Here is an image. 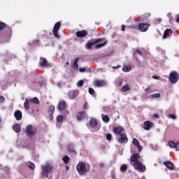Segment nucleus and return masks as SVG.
<instances>
[{"instance_id": "f257e3e1", "label": "nucleus", "mask_w": 179, "mask_h": 179, "mask_svg": "<svg viewBox=\"0 0 179 179\" xmlns=\"http://www.w3.org/2000/svg\"><path fill=\"white\" fill-rule=\"evenodd\" d=\"M12 37V27L0 22V43H8Z\"/></svg>"}, {"instance_id": "f03ea898", "label": "nucleus", "mask_w": 179, "mask_h": 179, "mask_svg": "<svg viewBox=\"0 0 179 179\" xmlns=\"http://www.w3.org/2000/svg\"><path fill=\"white\" fill-rule=\"evenodd\" d=\"M77 171L79 173L80 176H83V174H86L89 170L86 168V164L83 162H80L78 164L77 166Z\"/></svg>"}, {"instance_id": "7ed1b4c3", "label": "nucleus", "mask_w": 179, "mask_h": 179, "mask_svg": "<svg viewBox=\"0 0 179 179\" xmlns=\"http://www.w3.org/2000/svg\"><path fill=\"white\" fill-rule=\"evenodd\" d=\"M58 110L62 112V114L68 115L69 110H66V102L65 101H60L58 103Z\"/></svg>"}, {"instance_id": "20e7f679", "label": "nucleus", "mask_w": 179, "mask_h": 179, "mask_svg": "<svg viewBox=\"0 0 179 179\" xmlns=\"http://www.w3.org/2000/svg\"><path fill=\"white\" fill-rule=\"evenodd\" d=\"M37 132V128L33 127L31 124H29L27 126V136L29 138H31V136H34L36 135V133Z\"/></svg>"}, {"instance_id": "39448f33", "label": "nucleus", "mask_w": 179, "mask_h": 179, "mask_svg": "<svg viewBox=\"0 0 179 179\" xmlns=\"http://www.w3.org/2000/svg\"><path fill=\"white\" fill-rule=\"evenodd\" d=\"M169 79L171 83H172L173 85H174V83H177L178 82V79H179L178 73L177 71L171 72L169 74Z\"/></svg>"}, {"instance_id": "423d86ee", "label": "nucleus", "mask_w": 179, "mask_h": 179, "mask_svg": "<svg viewBox=\"0 0 179 179\" xmlns=\"http://www.w3.org/2000/svg\"><path fill=\"white\" fill-rule=\"evenodd\" d=\"M53 166L50 164H47L45 165L42 166V176H45L48 177V173H50L51 170H52Z\"/></svg>"}, {"instance_id": "0eeeda50", "label": "nucleus", "mask_w": 179, "mask_h": 179, "mask_svg": "<svg viewBox=\"0 0 179 179\" xmlns=\"http://www.w3.org/2000/svg\"><path fill=\"white\" fill-rule=\"evenodd\" d=\"M133 166L135 170H136L139 173H144V171H146V166L142 164V162H137L136 164H134V165Z\"/></svg>"}, {"instance_id": "6e6552de", "label": "nucleus", "mask_w": 179, "mask_h": 179, "mask_svg": "<svg viewBox=\"0 0 179 179\" xmlns=\"http://www.w3.org/2000/svg\"><path fill=\"white\" fill-rule=\"evenodd\" d=\"M61 29V22H57L55 24L52 33L56 38H59V34H58V31Z\"/></svg>"}, {"instance_id": "1a4fd4ad", "label": "nucleus", "mask_w": 179, "mask_h": 179, "mask_svg": "<svg viewBox=\"0 0 179 179\" xmlns=\"http://www.w3.org/2000/svg\"><path fill=\"white\" fill-rule=\"evenodd\" d=\"M139 157H141V155L138 153H136L134 155H132L130 157V164L131 166H134L136 164V163H139Z\"/></svg>"}, {"instance_id": "9d476101", "label": "nucleus", "mask_w": 179, "mask_h": 179, "mask_svg": "<svg viewBox=\"0 0 179 179\" xmlns=\"http://www.w3.org/2000/svg\"><path fill=\"white\" fill-rule=\"evenodd\" d=\"M150 26V24L141 23L138 24V30H140V31L145 33V31H148V30H149Z\"/></svg>"}, {"instance_id": "9b49d317", "label": "nucleus", "mask_w": 179, "mask_h": 179, "mask_svg": "<svg viewBox=\"0 0 179 179\" xmlns=\"http://www.w3.org/2000/svg\"><path fill=\"white\" fill-rule=\"evenodd\" d=\"M101 41H103V39L101 38H98L96 41H92V42L88 41L86 45L87 50H92V47H93L94 44H97L98 43H101Z\"/></svg>"}, {"instance_id": "f8f14e48", "label": "nucleus", "mask_w": 179, "mask_h": 179, "mask_svg": "<svg viewBox=\"0 0 179 179\" xmlns=\"http://www.w3.org/2000/svg\"><path fill=\"white\" fill-rule=\"evenodd\" d=\"M113 131L115 135H121V134H123L122 132H124L125 129H124V127H122V126H117L114 127L113 128Z\"/></svg>"}, {"instance_id": "ddd939ff", "label": "nucleus", "mask_w": 179, "mask_h": 179, "mask_svg": "<svg viewBox=\"0 0 179 179\" xmlns=\"http://www.w3.org/2000/svg\"><path fill=\"white\" fill-rule=\"evenodd\" d=\"M87 34H88V32L85 29L76 32V37H78V38H83L86 37V36H87Z\"/></svg>"}, {"instance_id": "4468645a", "label": "nucleus", "mask_w": 179, "mask_h": 179, "mask_svg": "<svg viewBox=\"0 0 179 179\" xmlns=\"http://www.w3.org/2000/svg\"><path fill=\"white\" fill-rule=\"evenodd\" d=\"M107 85V82L104 80H96L94 81V86L96 87H103Z\"/></svg>"}, {"instance_id": "2eb2a0df", "label": "nucleus", "mask_w": 179, "mask_h": 179, "mask_svg": "<svg viewBox=\"0 0 179 179\" xmlns=\"http://www.w3.org/2000/svg\"><path fill=\"white\" fill-rule=\"evenodd\" d=\"M119 143H127L128 142V137H127V134L124 133H122L120 134V138L118 139Z\"/></svg>"}, {"instance_id": "dca6fc26", "label": "nucleus", "mask_w": 179, "mask_h": 179, "mask_svg": "<svg viewBox=\"0 0 179 179\" xmlns=\"http://www.w3.org/2000/svg\"><path fill=\"white\" fill-rule=\"evenodd\" d=\"M153 127V123L149 120H147L144 122V126H143V129L145 131H149L150 130V128Z\"/></svg>"}, {"instance_id": "f3484780", "label": "nucleus", "mask_w": 179, "mask_h": 179, "mask_svg": "<svg viewBox=\"0 0 179 179\" xmlns=\"http://www.w3.org/2000/svg\"><path fill=\"white\" fill-rule=\"evenodd\" d=\"M14 117L15 120H17V121H20V120H22V111L19 110H15V112L14 113Z\"/></svg>"}, {"instance_id": "a211bd4d", "label": "nucleus", "mask_w": 179, "mask_h": 179, "mask_svg": "<svg viewBox=\"0 0 179 179\" xmlns=\"http://www.w3.org/2000/svg\"><path fill=\"white\" fill-rule=\"evenodd\" d=\"M86 117V112L81 111L78 112L77 114V120L78 121H82Z\"/></svg>"}, {"instance_id": "6ab92c4d", "label": "nucleus", "mask_w": 179, "mask_h": 179, "mask_svg": "<svg viewBox=\"0 0 179 179\" xmlns=\"http://www.w3.org/2000/svg\"><path fill=\"white\" fill-rule=\"evenodd\" d=\"M78 94V92L75 90H71L68 92V96L70 99H76Z\"/></svg>"}, {"instance_id": "aec40b11", "label": "nucleus", "mask_w": 179, "mask_h": 179, "mask_svg": "<svg viewBox=\"0 0 179 179\" xmlns=\"http://www.w3.org/2000/svg\"><path fill=\"white\" fill-rule=\"evenodd\" d=\"M132 143H133V145L136 146V148H138V152H141V150H142V149H143V148L139 144V141H138V139L134 138Z\"/></svg>"}, {"instance_id": "412c9836", "label": "nucleus", "mask_w": 179, "mask_h": 179, "mask_svg": "<svg viewBox=\"0 0 179 179\" xmlns=\"http://www.w3.org/2000/svg\"><path fill=\"white\" fill-rule=\"evenodd\" d=\"M67 150L69 153H74L75 155H76V150H75V146L73 145V144H69L67 145Z\"/></svg>"}, {"instance_id": "4be33fe9", "label": "nucleus", "mask_w": 179, "mask_h": 179, "mask_svg": "<svg viewBox=\"0 0 179 179\" xmlns=\"http://www.w3.org/2000/svg\"><path fill=\"white\" fill-rule=\"evenodd\" d=\"M164 165H165V166L167 167V169H169V170H174V165L170 161L164 162Z\"/></svg>"}, {"instance_id": "5701e85b", "label": "nucleus", "mask_w": 179, "mask_h": 179, "mask_svg": "<svg viewBox=\"0 0 179 179\" xmlns=\"http://www.w3.org/2000/svg\"><path fill=\"white\" fill-rule=\"evenodd\" d=\"M99 125V123L97 122V120L96 119H91L90 120V126L91 128H96Z\"/></svg>"}, {"instance_id": "b1692460", "label": "nucleus", "mask_w": 179, "mask_h": 179, "mask_svg": "<svg viewBox=\"0 0 179 179\" xmlns=\"http://www.w3.org/2000/svg\"><path fill=\"white\" fill-rule=\"evenodd\" d=\"M48 62L47 61V59H45V57H42L40 59L39 65L41 66H47V65H48Z\"/></svg>"}, {"instance_id": "393cba45", "label": "nucleus", "mask_w": 179, "mask_h": 179, "mask_svg": "<svg viewBox=\"0 0 179 179\" xmlns=\"http://www.w3.org/2000/svg\"><path fill=\"white\" fill-rule=\"evenodd\" d=\"M78 62H79V57L76 58L74 62H73V64H72L73 69H78L79 68V64H78Z\"/></svg>"}, {"instance_id": "a878e982", "label": "nucleus", "mask_w": 179, "mask_h": 179, "mask_svg": "<svg viewBox=\"0 0 179 179\" xmlns=\"http://www.w3.org/2000/svg\"><path fill=\"white\" fill-rule=\"evenodd\" d=\"M170 33H173V30L171 29H167L164 31L163 37L164 38H167L169 36H170Z\"/></svg>"}, {"instance_id": "bb28decb", "label": "nucleus", "mask_w": 179, "mask_h": 179, "mask_svg": "<svg viewBox=\"0 0 179 179\" xmlns=\"http://www.w3.org/2000/svg\"><path fill=\"white\" fill-rule=\"evenodd\" d=\"M30 101H31V99H25V101L24 103V107L25 110H29L30 108H29Z\"/></svg>"}, {"instance_id": "cd10ccee", "label": "nucleus", "mask_w": 179, "mask_h": 179, "mask_svg": "<svg viewBox=\"0 0 179 179\" xmlns=\"http://www.w3.org/2000/svg\"><path fill=\"white\" fill-rule=\"evenodd\" d=\"M128 90H131V88L129 87V85L128 84H126L120 89V92H122V93H125V92H128Z\"/></svg>"}, {"instance_id": "c85d7f7f", "label": "nucleus", "mask_w": 179, "mask_h": 179, "mask_svg": "<svg viewBox=\"0 0 179 179\" xmlns=\"http://www.w3.org/2000/svg\"><path fill=\"white\" fill-rule=\"evenodd\" d=\"M13 129L14 132H17V134L20 132V131H22V128L19 124H14L13 127Z\"/></svg>"}, {"instance_id": "c756f323", "label": "nucleus", "mask_w": 179, "mask_h": 179, "mask_svg": "<svg viewBox=\"0 0 179 179\" xmlns=\"http://www.w3.org/2000/svg\"><path fill=\"white\" fill-rule=\"evenodd\" d=\"M48 113L49 114H54V113H55V106H49V108L48 109Z\"/></svg>"}, {"instance_id": "7c9ffc66", "label": "nucleus", "mask_w": 179, "mask_h": 179, "mask_svg": "<svg viewBox=\"0 0 179 179\" xmlns=\"http://www.w3.org/2000/svg\"><path fill=\"white\" fill-rule=\"evenodd\" d=\"M102 120L103 121V122H106V124H107L108 122H110V117H108V115H103Z\"/></svg>"}, {"instance_id": "2f4dec72", "label": "nucleus", "mask_w": 179, "mask_h": 179, "mask_svg": "<svg viewBox=\"0 0 179 179\" xmlns=\"http://www.w3.org/2000/svg\"><path fill=\"white\" fill-rule=\"evenodd\" d=\"M62 161L64 162V164H68V163H69V162L71 161V158L68 157V155H65L64 157H63Z\"/></svg>"}, {"instance_id": "473e14b6", "label": "nucleus", "mask_w": 179, "mask_h": 179, "mask_svg": "<svg viewBox=\"0 0 179 179\" xmlns=\"http://www.w3.org/2000/svg\"><path fill=\"white\" fill-rule=\"evenodd\" d=\"M27 166H28L31 170H34V169H36V165H34V163L31 162H27Z\"/></svg>"}, {"instance_id": "72a5a7b5", "label": "nucleus", "mask_w": 179, "mask_h": 179, "mask_svg": "<svg viewBox=\"0 0 179 179\" xmlns=\"http://www.w3.org/2000/svg\"><path fill=\"white\" fill-rule=\"evenodd\" d=\"M134 55L135 58H136V59H138V55H139L140 57H142V52H141V51H139V50H136L134 52Z\"/></svg>"}, {"instance_id": "f704fd0d", "label": "nucleus", "mask_w": 179, "mask_h": 179, "mask_svg": "<svg viewBox=\"0 0 179 179\" xmlns=\"http://www.w3.org/2000/svg\"><path fill=\"white\" fill-rule=\"evenodd\" d=\"M106 44H107V41H106L104 43H99L95 45V48L96 50H99V48H101L102 47H104V45H106Z\"/></svg>"}, {"instance_id": "c9c22d12", "label": "nucleus", "mask_w": 179, "mask_h": 179, "mask_svg": "<svg viewBox=\"0 0 179 179\" xmlns=\"http://www.w3.org/2000/svg\"><path fill=\"white\" fill-rule=\"evenodd\" d=\"M56 120L57 122H62V121H64V115H57Z\"/></svg>"}, {"instance_id": "e433bc0d", "label": "nucleus", "mask_w": 179, "mask_h": 179, "mask_svg": "<svg viewBox=\"0 0 179 179\" xmlns=\"http://www.w3.org/2000/svg\"><path fill=\"white\" fill-rule=\"evenodd\" d=\"M31 103H34V104H40V101L37 97H34V99H31Z\"/></svg>"}, {"instance_id": "4c0bfd02", "label": "nucleus", "mask_w": 179, "mask_h": 179, "mask_svg": "<svg viewBox=\"0 0 179 179\" xmlns=\"http://www.w3.org/2000/svg\"><path fill=\"white\" fill-rule=\"evenodd\" d=\"M169 146L172 148V149H174V148H176V143L173 141H169Z\"/></svg>"}, {"instance_id": "58836bf2", "label": "nucleus", "mask_w": 179, "mask_h": 179, "mask_svg": "<svg viewBox=\"0 0 179 179\" xmlns=\"http://www.w3.org/2000/svg\"><path fill=\"white\" fill-rule=\"evenodd\" d=\"M145 92L146 93V94H150V93H152L153 91L152 90V89L150 88V87H148L147 88H145L144 90Z\"/></svg>"}, {"instance_id": "ea45409f", "label": "nucleus", "mask_w": 179, "mask_h": 179, "mask_svg": "<svg viewBox=\"0 0 179 179\" xmlns=\"http://www.w3.org/2000/svg\"><path fill=\"white\" fill-rule=\"evenodd\" d=\"M131 68L130 67V66H123V71L124 72H129V71H131Z\"/></svg>"}, {"instance_id": "a19ab883", "label": "nucleus", "mask_w": 179, "mask_h": 179, "mask_svg": "<svg viewBox=\"0 0 179 179\" xmlns=\"http://www.w3.org/2000/svg\"><path fill=\"white\" fill-rule=\"evenodd\" d=\"M127 170H128V166H127V164L122 165V166L120 167V171H127Z\"/></svg>"}, {"instance_id": "79ce46f5", "label": "nucleus", "mask_w": 179, "mask_h": 179, "mask_svg": "<svg viewBox=\"0 0 179 179\" xmlns=\"http://www.w3.org/2000/svg\"><path fill=\"white\" fill-rule=\"evenodd\" d=\"M127 29H133L134 30H135L138 29V25H135V24L129 25V26H127Z\"/></svg>"}, {"instance_id": "37998d69", "label": "nucleus", "mask_w": 179, "mask_h": 179, "mask_svg": "<svg viewBox=\"0 0 179 179\" xmlns=\"http://www.w3.org/2000/svg\"><path fill=\"white\" fill-rule=\"evenodd\" d=\"M160 94L159 93H157V94H152L151 95V97L152 98V99H159V98H160Z\"/></svg>"}, {"instance_id": "c03bdc74", "label": "nucleus", "mask_w": 179, "mask_h": 179, "mask_svg": "<svg viewBox=\"0 0 179 179\" xmlns=\"http://www.w3.org/2000/svg\"><path fill=\"white\" fill-rule=\"evenodd\" d=\"M5 57L6 59H12V53H6Z\"/></svg>"}, {"instance_id": "a18cd8bd", "label": "nucleus", "mask_w": 179, "mask_h": 179, "mask_svg": "<svg viewBox=\"0 0 179 179\" xmlns=\"http://www.w3.org/2000/svg\"><path fill=\"white\" fill-rule=\"evenodd\" d=\"M77 85L80 87H82V86H83V85H85V81L83 80H80L78 81Z\"/></svg>"}, {"instance_id": "49530a36", "label": "nucleus", "mask_w": 179, "mask_h": 179, "mask_svg": "<svg viewBox=\"0 0 179 179\" xmlns=\"http://www.w3.org/2000/svg\"><path fill=\"white\" fill-rule=\"evenodd\" d=\"M169 118H172V120H177V116L174 114H169L168 115Z\"/></svg>"}, {"instance_id": "de8ad7c7", "label": "nucleus", "mask_w": 179, "mask_h": 179, "mask_svg": "<svg viewBox=\"0 0 179 179\" xmlns=\"http://www.w3.org/2000/svg\"><path fill=\"white\" fill-rule=\"evenodd\" d=\"M106 139L107 141H111L113 139V135L111 134H106Z\"/></svg>"}, {"instance_id": "09e8293b", "label": "nucleus", "mask_w": 179, "mask_h": 179, "mask_svg": "<svg viewBox=\"0 0 179 179\" xmlns=\"http://www.w3.org/2000/svg\"><path fill=\"white\" fill-rule=\"evenodd\" d=\"M88 92H89L90 94H92V96H93V94H94V93H95L94 90L92 87H90L88 89Z\"/></svg>"}, {"instance_id": "8fccbe9b", "label": "nucleus", "mask_w": 179, "mask_h": 179, "mask_svg": "<svg viewBox=\"0 0 179 179\" xmlns=\"http://www.w3.org/2000/svg\"><path fill=\"white\" fill-rule=\"evenodd\" d=\"M5 101V97L0 96V103H3Z\"/></svg>"}, {"instance_id": "3c124183", "label": "nucleus", "mask_w": 179, "mask_h": 179, "mask_svg": "<svg viewBox=\"0 0 179 179\" xmlns=\"http://www.w3.org/2000/svg\"><path fill=\"white\" fill-rule=\"evenodd\" d=\"M53 113H49V118L51 121L54 120V116L52 115Z\"/></svg>"}, {"instance_id": "603ef678", "label": "nucleus", "mask_w": 179, "mask_h": 179, "mask_svg": "<svg viewBox=\"0 0 179 179\" xmlns=\"http://www.w3.org/2000/svg\"><path fill=\"white\" fill-rule=\"evenodd\" d=\"M126 27H125V25H124V24H122V27H121V30H122V31H125V29H126Z\"/></svg>"}, {"instance_id": "864d4df0", "label": "nucleus", "mask_w": 179, "mask_h": 179, "mask_svg": "<svg viewBox=\"0 0 179 179\" xmlns=\"http://www.w3.org/2000/svg\"><path fill=\"white\" fill-rule=\"evenodd\" d=\"M121 67V65H117V66H113V69H118L119 68Z\"/></svg>"}, {"instance_id": "5fc2aeb1", "label": "nucleus", "mask_w": 179, "mask_h": 179, "mask_svg": "<svg viewBox=\"0 0 179 179\" xmlns=\"http://www.w3.org/2000/svg\"><path fill=\"white\" fill-rule=\"evenodd\" d=\"M80 72H86V69L85 68H80L79 69Z\"/></svg>"}, {"instance_id": "6e6d98bb", "label": "nucleus", "mask_w": 179, "mask_h": 179, "mask_svg": "<svg viewBox=\"0 0 179 179\" xmlns=\"http://www.w3.org/2000/svg\"><path fill=\"white\" fill-rule=\"evenodd\" d=\"M58 87H61V86H62V83L59 82L57 83Z\"/></svg>"}, {"instance_id": "4d7b16f0", "label": "nucleus", "mask_w": 179, "mask_h": 179, "mask_svg": "<svg viewBox=\"0 0 179 179\" xmlns=\"http://www.w3.org/2000/svg\"><path fill=\"white\" fill-rule=\"evenodd\" d=\"M83 108L84 110H86V108H87V103H85L83 106Z\"/></svg>"}, {"instance_id": "13d9d810", "label": "nucleus", "mask_w": 179, "mask_h": 179, "mask_svg": "<svg viewBox=\"0 0 179 179\" xmlns=\"http://www.w3.org/2000/svg\"><path fill=\"white\" fill-rule=\"evenodd\" d=\"M154 117H155V118H159V114L155 113V114H154Z\"/></svg>"}, {"instance_id": "bf43d9fd", "label": "nucleus", "mask_w": 179, "mask_h": 179, "mask_svg": "<svg viewBox=\"0 0 179 179\" xmlns=\"http://www.w3.org/2000/svg\"><path fill=\"white\" fill-rule=\"evenodd\" d=\"M65 168H66V171H69V170L70 169L69 166H66Z\"/></svg>"}, {"instance_id": "052dcab7", "label": "nucleus", "mask_w": 179, "mask_h": 179, "mask_svg": "<svg viewBox=\"0 0 179 179\" xmlns=\"http://www.w3.org/2000/svg\"><path fill=\"white\" fill-rule=\"evenodd\" d=\"M152 78H153V79H159V77H157L156 76H153Z\"/></svg>"}, {"instance_id": "680f3d73", "label": "nucleus", "mask_w": 179, "mask_h": 179, "mask_svg": "<svg viewBox=\"0 0 179 179\" xmlns=\"http://www.w3.org/2000/svg\"><path fill=\"white\" fill-rule=\"evenodd\" d=\"M119 86H122V81H120Z\"/></svg>"}, {"instance_id": "e2e57ef3", "label": "nucleus", "mask_w": 179, "mask_h": 179, "mask_svg": "<svg viewBox=\"0 0 179 179\" xmlns=\"http://www.w3.org/2000/svg\"><path fill=\"white\" fill-rule=\"evenodd\" d=\"M141 179H146V177L142 176Z\"/></svg>"}, {"instance_id": "0e129e2a", "label": "nucleus", "mask_w": 179, "mask_h": 179, "mask_svg": "<svg viewBox=\"0 0 179 179\" xmlns=\"http://www.w3.org/2000/svg\"><path fill=\"white\" fill-rule=\"evenodd\" d=\"M66 65H69V62H67L66 63Z\"/></svg>"}, {"instance_id": "69168bd1", "label": "nucleus", "mask_w": 179, "mask_h": 179, "mask_svg": "<svg viewBox=\"0 0 179 179\" xmlns=\"http://www.w3.org/2000/svg\"><path fill=\"white\" fill-rule=\"evenodd\" d=\"M36 41V43H38V41H38V40H37V41Z\"/></svg>"}, {"instance_id": "338daca9", "label": "nucleus", "mask_w": 179, "mask_h": 179, "mask_svg": "<svg viewBox=\"0 0 179 179\" xmlns=\"http://www.w3.org/2000/svg\"><path fill=\"white\" fill-rule=\"evenodd\" d=\"M0 122H1V119H0Z\"/></svg>"}]
</instances>
